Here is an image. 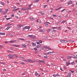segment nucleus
Instances as JSON below:
<instances>
[{
	"label": "nucleus",
	"mask_w": 77,
	"mask_h": 77,
	"mask_svg": "<svg viewBox=\"0 0 77 77\" xmlns=\"http://www.w3.org/2000/svg\"><path fill=\"white\" fill-rule=\"evenodd\" d=\"M40 71H43V69H40Z\"/></svg>",
	"instance_id": "56"
},
{
	"label": "nucleus",
	"mask_w": 77,
	"mask_h": 77,
	"mask_svg": "<svg viewBox=\"0 0 77 77\" xmlns=\"http://www.w3.org/2000/svg\"><path fill=\"white\" fill-rule=\"evenodd\" d=\"M47 46H45L44 47H43V49H44V48H47Z\"/></svg>",
	"instance_id": "42"
},
{
	"label": "nucleus",
	"mask_w": 77,
	"mask_h": 77,
	"mask_svg": "<svg viewBox=\"0 0 77 77\" xmlns=\"http://www.w3.org/2000/svg\"><path fill=\"white\" fill-rule=\"evenodd\" d=\"M65 22H66V21L63 20L61 22V23H64Z\"/></svg>",
	"instance_id": "44"
},
{
	"label": "nucleus",
	"mask_w": 77,
	"mask_h": 77,
	"mask_svg": "<svg viewBox=\"0 0 77 77\" xmlns=\"http://www.w3.org/2000/svg\"><path fill=\"white\" fill-rule=\"evenodd\" d=\"M7 51H8V53H10L11 52V51H10L9 50Z\"/></svg>",
	"instance_id": "63"
},
{
	"label": "nucleus",
	"mask_w": 77,
	"mask_h": 77,
	"mask_svg": "<svg viewBox=\"0 0 77 77\" xmlns=\"http://www.w3.org/2000/svg\"><path fill=\"white\" fill-rule=\"evenodd\" d=\"M74 62H72L70 63V64H71V65H74Z\"/></svg>",
	"instance_id": "37"
},
{
	"label": "nucleus",
	"mask_w": 77,
	"mask_h": 77,
	"mask_svg": "<svg viewBox=\"0 0 77 77\" xmlns=\"http://www.w3.org/2000/svg\"><path fill=\"white\" fill-rule=\"evenodd\" d=\"M72 56H73V57H73V58H76V56H75V55H72Z\"/></svg>",
	"instance_id": "29"
},
{
	"label": "nucleus",
	"mask_w": 77,
	"mask_h": 77,
	"mask_svg": "<svg viewBox=\"0 0 77 77\" xmlns=\"http://www.w3.org/2000/svg\"><path fill=\"white\" fill-rule=\"evenodd\" d=\"M47 49H48L49 50H51V48H48Z\"/></svg>",
	"instance_id": "58"
},
{
	"label": "nucleus",
	"mask_w": 77,
	"mask_h": 77,
	"mask_svg": "<svg viewBox=\"0 0 77 77\" xmlns=\"http://www.w3.org/2000/svg\"><path fill=\"white\" fill-rule=\"evenodd\" d=\"M24 61L26 62H31V63H33V60H30L29 59H28L27 60H25Z\"/></svg>",
	"instance_id": "2"
},
{
	"label": "nucleus",
	"mask_w": 77,
	"mask_h": 77,
	"mask_svg": "<svg viewBox=\"0 0 77 77\" xmlns=\"http://www.w3.org/2000/svg\"><path fill=\"white\" fill-rule=\"evenodd\" d=\"M71 4H72V1H70L68 4V5H71Z\"/></svg>",
	"instance_id": "15"
},
{
	"label": "nucleus",
	"mask_w": 77,
	"mask_h": 77,
	"mask_svg": "<svg viewBox=\"0 0 77 77\" xmlns=\"http://www.w3.org/2000/svg\"><path fill=\"white\" fill-rule=\"evenodd\" d=\"M12 45L13 47H20V45H14V44H12Z\"/></svg>",
	"instance_id": "4"
},
{
	"label": "nucleus",
	"mask_w": 77,
	"mask_h": 77,
	"mask_svg": "<svg viewBox=\"0 0 77 77\" xmlns=\"http://www.w3.org/2000/svg\"><path fill=\"white\" fill-rule=\"evenodd\" d=\"M2 13L3 15H5V14H6V13L4 11H2Z\"/></svg>",
	"instance_id": "31"
},
{
	"label": "nucleus",
	"mask_w": 77,
	"mask_h": 77,
	"mask_svg": "<svg viewBox=\"0 0 77 77\" xmlns=\"http://www.w3.org/2000/svg\"><path fill=\"white\" fill-rule=\"evenodd\" d=\"M21 64H22V65H24L25 63L24 62H21Z\"/></svg>",
	"instance_id": "46"
},
{
	"label": "nucleus",
	"mask_w": 77,
	"mask_h": 77,
	"mask_svg": "<svg viewBox=\"0 0 77 77\" xmlns=\"http://www.w3.org/2000/svg\"><path fill=\"white\" fill-rule=\"evenodd\" d=\"M9 36H11V37H12V36H13V35H12L11 33H9Z\"/></svg>",
	"instance_id": "32"
},
{
	"label": "nucleus",
	"mask_w": 77,
	"mask_h": 77,
	"mask_svg": "<svg viewBox=\"0 0 77 77\" xmlns=\"http://www.w3.org/2000/svg\"><path fill=\"white\" fill-rule=\"evenodd\" d=\"M0 4H1V5H3V6H5V4H4L3 2H1Z\"/></svg>",
	"instance_id": "35"
},
{
	"label": "nucleus",
	"mask_w": 77,
	"mask_h": 77,
	"mask_svg": "<svg viewBox=\"0 0 77 77\" xmlns=\"http://www.w3.org/2000/svg\"><path fill=\"white\" fill-rule=\"evenodd\" d=\"M35 75H38V74L37 73V72H35Z\"/></svg>",
	"instance_id": "36"
},
{
	"label": "nucleus",
	"mask_w": 77,
	"mask_h": 77,
	"mask_svg": "<svg viewBox=\"0 0 77 77\" xmlns=\"http://www.w3.org/2000/svg\"><path fill=\"white\" fill-rule=\"evenodd\" d=\"M11 26H8L6 29H5V30H8L11 27Z\"/></svg>",
	"instance_id": "8"
},
{
	"label": "nucleus",
	"mask_w": 77,
	"mask_h": 77,
	"mask_svg": "<svg viewBox=\"0 0 77 77\" xmlns=\"http://www.w3.org/2000/svg\"><path fill=\"white\" fill-rule=\"evenodd\" d=\"M2 47L3 46H2V45H0V49H2Z\"/></svg>",
	"instance_id": "47"
},
{
	"label": "nucleus",
	"mask_w": 77,
	"mask_h": 77,
	"mask_svg": "<svg viewBox=\"0 0 77 77\" xmlns=\"http://www.w3.org/2000/svg\"><path fill=\"white\" fill-rule=\"evenodd\" d=\"M54 52L53 51L52 52H49L47 53V55L48 54H52L53 53H54Z\"/></svg>",
	"instance_id": "6"
},
{
	"label": "nucleus",
	"mask_w": 77,
	"mask_h": 77,
	"mask_svg": "<svg viewBox=\"0 0 77 77\" xmlns=\"http://www.w3.org/2000/svg\"><path fill=\"white\" fill-rule=\"evenodd\" d=\"M32 5H33V4H31L29 5L28 6V7L29 8H28L26 9L27 10L29 9V10H30V9H31V8H31V6Z\"/></svg>",
	"instance_id": "3"
},
{
	"label": "nucleus",
	"mask_w": 77,
	"mask_h": 77,
	"mask_svg": "<svg viewBox=\"0 0 77 77\" xmlns=\"http://www.w3.org/2000/svg\"><path fill=\"white\" fill-rule=\"evenodd\" d=\"M41 44L38 45L36 47L37 48H38V47H41Z\"/></svg>",
	"instance_id": "19"
},
{
	"label": "nucleus",
	"mask_w": 77,
	"mask_h": 77,
	"mask_svg": "<svg viewBox=\"0 0 77 77\" xmlns=\"http://www.w3.org/2000/svg\"><path fill=\"white\" fill-rule=\"evenodd\" d=\"M3 12V9H0V13H2Z\"/></svg>",
	"instance_id": "33"
},
{
	"label": "nucleus",
	"mask_w": 77,
	"mask_h": 77,
	"mask_svg": "<svg viewBox=\"0 0 77 77\" xmlns=\"http://www.w3.org/2000/svg\"><path fill=\"white\" fill-rule=\"evenodd\" d=\"M61 8H62V7H61L59 8H58L55 9V11H58V10H59V9H61Z\"/></svg>",
	"instance_id": "16"
},
{
	"label": "nucleus",
	"mask_w": 77,
	"mask_h": 77,
	"mask_svg": "<svg viewBox=\"0 0 77 77\" xmlns=\"http://www.w3.org/2000/svg\"><path fill=\"white\" fill-rule=\"evenodd\" d=\"M38 20H39L38 19H37V20H35V21H37V22H38Z\"/></svg>",
	"instance_id": "60"
},
{
	"label": "nucleus",
	"mask_w": 77,
	"mask_h": 77,
	"mask_svg": "<svg viewBox=\"0 0 77 77\" xmlns=\"http://www.w3.org/2000/svg\"><path fill=\"white\" fill-rule=\"evenodd\" d=\"M57 27H58V28H59V27H53L51 28V29H57Z\"/></svg>",
	"instance_id": "28"
},
{
	"label": "nucleus",
	"mask_w": 77,
	"mask_h": 77,
	"mask_svg": "<svg viewBox=\"0 0 77 77\" xmlns=\"http://www.w3.org/2000/svg\"><path fill=\"white\" fill-rule=\"evenodd\" d=\"M48 26H49L48 24H46L45 25V27H48Z\"/></svg>",
	"instance_id": "41"
},
{
	"label": "nucleus",
	"mask_w": 77,
	"mask_h": 77,
	"mask_svg": "<svg viewBox=\"0 0 77 77\" xmlns=\"http://www.w3.org/2000/svg\"><path fill=\"white\" fill-rule=\"evenodd\" d=\"M39 32H40L42 33V32H43V29H40L39 30Z\"/></svg>",
	"instance_id": "20"
},
{
	"label": "nucleus",
	"mask_w": 77,
	"mask_h": 77,
	"mask_svg": "<svg viewBox=\"0 0 77 77\" xmlns=\"http://www.w3.org/2000/svg\"><path fill=\"white\" fill-rule=\"evenodd\" d=\"M37 62H38V63H39L40 62H41V63H44V62H45V61H44L43 60H39L38 61H37Z\"/></svg>",
	"instance_id": "5"
},
{
	"label": "nucleus",
	"mask_w": 77,
	"mask_h": 77,
	"mask_svg": "<svg viewBox=\"0 0 77 77\" xmlns=\"http://www.w3.org/2000/svg\"><path fill=\"white\" fill-rule=\"evenodd\" d=\"M30 28V26H25L23 27L22 29L23 30H26V29H29Z\"/></svg>",
	"instance_id": "1"
},
{
	"label": "nucleus",
	"mask_w": 77,
	"mask_h": 77,
	"mask_svg": "<svg viewBox=\"0 0 77 77\" xmlns=\"http://www.w3.org/2000/svg\"><path fill=\"white\" fill-rule=\"evenodd\" d=\"M53 76L54 77H57V76H59V75L58 74H57L56 75L54 74L53 75Z\"/></svg>",
	"instance_id": "9"
},
{
	"label": "nucleus",
	"mask_w": 77,
	"mask_h": 77,
	"mask_svg": "<svg viewBox=\"0 0 77 77\" xmlns=\"http://www.w3.org/2000/svg\"><path fill=\"white\" fill-rule=\"evenodd\" d=\"M36 38V36H35V35H32V37L31 38Z\"/></svg>",
	"instance_id": "21"
},
{
	"label": "nucleus",
	"mask_w": 77,
	"mask_h": 77,
	"mask_svg": "<svg viewBox=\"0 0 77 77\" xmlns=\"http://www.w3.org/2000/svg\"><path fill=\"white\" fill-rule=\"evenodd\" d=\"M52 32H56V30L55 29H53Z\"/></svg>",
	"instance_id": "54"
},
{
	"label": "nucleus",
	"mask_w": 77,
	"mask_h": 77,
	"mask_svg": "<svg viewBox=\"0 0 77 77\" xmlns=\"http://www.w3.org/2000/svg\"><path fill=\"white\" fill-rule=\"evenodd\" d=\"M5 34H6V33L4 32H0V35H5Z\"/></svg>",
	"instance_id": "10"
},
{
	"label": "nucleus",
	"mask_w": 77,
	"mask_h": 77,
	"mask_svg": "<svg viewBox=\"0 0 77 77\" xmlns=\"http://www.w3.org/2000/svg\"><path fill=\"white\" fill-rule=\"evenodd\" d=\"M29 18L30 20H34V19L32 17H29Z\"/></svg>",
	"instance_id": "25"
},
{
	"label": "nucleus",
	"mask_w": 77,
	"mask_h": 77,
	"mask_svg": "<svg viewBox=\"0 0 77 77\" xmlns=\"http://www.w3.org/2000/svg\"><path fill=\"white\" fill-rule=\"evenodd\" d=\"M60 42H61L62 43H63L64 40L60 41Z\"/></svg>",
	"instance_id": "48"
},
{
	"label": "nucleus",
	"mask_w": 77,
	"mask_h": 77,
	"mask_svg": "<svg viewBox=\"0 0 77 77\" xmlns=\"http://www.w3.org/2000/svg\"><path fill=\"white\" fill-rule=\"evenodd\" d=\"M67 29H69V30H70L71 29V28H70L68 27H67Z\"/></svg>",
	"instance_id": "61"
},
{
	"label": "nucleus",
	"mask_w": 77,
	"mask_h": 77,
	"mask_svg": "<svg viewBox=\"0 0 77 77\" xmlns=\"http://www.w3.org/2000/svg\"><path fill=\"white\" fill-rule=\"evenodd\" d=\"M63 68L64 69H66V67L64 66L63 67Z\"/></svg>",
	"instance_id": "57"
},
{
	"label": "nucleus",
	"mask_w": 77,
	"mask_h": 77,
	"mask_svg": "<svg viewBox=\"0 0 77 77\" xmlns=\"http://www.w3.org/2000/svg\"><path fill=\"white\" fill-rule=\"evenodd\" d=\"M68 41H66V40H64L63 43H68Z\"/></svg>",
	"instance_id": "22"
},
{
	"label": "nucleus",
	"mask_w": 77,
	"mask_h": 77,
	"mask_svg": "<svg viewBox=\"0 0 77 77\" xmlns=\"http://www.w3.org/2000/svg\"><path fill=\"white\" fill-rule=\"evenodd\" d=\"M50 30H51V29H47V32H50Z\"/></svg>",
	"instance_id": "30"
},
{
	"label": "nucleus",
	"mask_w": 77,
	"mask_h": 77,
	"mask_svg": "<svg viewBox=\"0 0 77 77\" xmlns=\"http://www.w3.org/2000/svg\"><path fill=\"white\" fill-rule=\"evenodd\" d=\"M16 40L11 41H10L11 43H14V42H15Z\"/></svg>",
	"instance_id": "14"
},
{
	"label": "nucleus",
	"mask_w": 77,
	"mask_h": 77,
	"mask_svg": "<svg viewBox=\"0 0 77 77\" xmlns=\"http://www.w3.org/2000/svg\"><path fill=\"white\" fill-rule=\"evenodd\" d=\"M17 29H18V30H19V29H20V28L19 27H18L17 28Z\"/></svg>",
	"instance_id": "64"
},
{
	"label": "nucleus",
	"mask_w": 77,
	"mask_h": 77,
	"mask_svg": "<svg viewBox=\"0 0 77 77\" xmlns=\"http://www.w3.org/2000/svg\"><path fill=\"white\" fill-rule=\"evenodd\" d=\"M8 9H6L5 10V13L7 14V12H8Z\"/></svg>",
	"instance_id": "38"
},
{
	"label": "nucleus",
	"mask_w": 77,
	"mask_h": 77,
	"mask_svg": "<svg viewBox=\"0 0 77 77\" xmlns=\"http://www.w3.org/2000/svg\"><path fill=\"white\" fill-rule=\"evenodd\" d=\"M14 55H11L10 57V59H13V57H14Z\"/></svg>",
	"instance_id": "11"
},
{
	"label": "nucleus",
	"mask_w": 77,
	"mask_h": 77,
	"mask_svg": "<svg viewBox=\"0 0 77 77\" xmlns=\"http://www.w3.org/2000/svg\"><path fill=\"white\" fill-rule=\"evenodd\" d=\"M6 19L7 20H10V19H11V18H6Z\"/></svg>",
	"instance_id": "51"
},
{
	"label": "nucleus",
	"mask_w": 77,
	"mask_h": 77,
	"mask_svg": "<svg viewBox=\"0 0 77 77\" xmlns=\"http://www.w3.org/2000/svg\"><path fill=\"white\" fill-rule=\"evenodd\" d=\"M52 16L53 17H57V15L56 14H53L52 15Z\"/></svg>",
	"instance_id": "27"
},
{
	"label": "nucleus",
	"mask_w": 77,
	"mask_h": 77,
	"mask_svg": "<svg viewBox=\"0 0 77 77\" xmlns=\"http://www.w3.org/2000/svg\"><path fill=\"white\" fill-rule=\"evenodd\" d=\"M44 57L45 58V59H48V57L46 56H44Z\"/></svg>",
	"instance_id": "40"
},
{
	"label": "nucleus",
	"mask_w": 77,
	"mask_h": 77,
	"mask_svg": "<svg viewBox=\"0 0 77 77\" xmlns=\"http://www.w3.org/2000/svg\"><path fill=\"white\" fill-rule=\"evenodd\" d=\"M71 57H72V56H67V58L68 59H71Z\"/></svg>",
	"instance_id": "18"
},
{
	"label": "nucleus",
	"mask_w": 77,
	"mask_h": 77,
	"mask_svg": "<svg viewBox=\"0 0 77 77\" xmlns=\"http://www.w3.org/2000/svg\"><path fill=\"white\" fill-rule=\"evenodd\" d=\"M71 72H69L68 73V76L66 77H71Z\"/></svg>",
	"instance_id": "7"
},
{
	"label": "nucleus",
	"mask_w": 77,
	"mask_h": 77,
	"mask_svg": "<svg viewBox=\"0 0 77 77\" xmlns=\"http://www.w3.org/2000/svg\"><path fill=\"white\" fill-rule=\"evenodd\" d=\"M40 13V14H41V15H44L45 14L43 13L42 11H40L39 12Z\"/></svg>",
	"instance_id": "13"
},
{
	"label": "nucleus",
	"mask_w": 77,
	"mask_h": 77,
	"mask_svg": "<svg viewBox=\"0 0 77 77\" xmlns=\"http://www.w3.org/2000/svg\"><path fill=\"white\" fill-rule=\"evenodd\" d=\"M39 2V0H34L33 1L34 3H36V2Z\"/></svg>",
	"instance_id": "12"
},
{
	"label": "nucleus",
	"mask_w": 77,
	"mask_h": 77,
	"mask_svg": "<svg viewBox=\"0 0 77 77\" xmlns=\"http://www.w3.org/2000/svg\"><path fill=\"white\" fill-rule=\"evenodd\" d=\"M19 39L20 40H22L23 41H24V38H20Z\"/></svg>",
	"instance_id": "49"
},
{
	"label": "nucleus",
	"mask_w": 77,
	"mask_h": 77,
	"mask_svg": "<svg viewBox=\"0 0 77 77\" xmlns=\"http://www.w3.org/2000/svg\"><path fill=\"white\" fill-rule=\"evenodd\" d=\"M32 46H35V43L33 42L32 43Z\"/></svg>",
	"instance_id": "43"
},
{
	"label": "nucleus",
	"mask_w": 77,
	"mask_h": 77,
	"mask_svg": "<svg viewBox=\"0 0 77 77\" xmlns=\"http://www.w3.org/2000/svg\"><path fill=\"white\" fill-rule=\"evenodd\" d=\"M13 56H15V57H17V58H18V56L16 54L13 55Z\"/></svg>",
	"instance_id": "26"
},
{
	"label": "nucleus",
	"mask_w": 77,
	"mask_h": 77,
	"mask_svg": "<svg viewBox=\"0 0 77 77\" xmlns=\"http://www.w3.org/2000/svg\"><path fill=\"white\" fill-rule=\"evenodd\" d=\"M32 35H29L28 36V37H29V38H32Z\"/></svg>",
	"instance_id": "24"
},
{
	"label": "nucleus",
	"mask_w": 77,
	"mask_h": 77,
	"mask_svg": "<svg viewBox=\"0 0 77 77\" xmlns=\"http://www.w3.org/2000/svg\"><path fill=\"white\" fill-rule=\"evenodd\" d=\"M66 65L67 66H68V65H69V63H66Z\"/></svg>",
	"instance_id": "39"
},
{
	"label": "nucleus",
	"mask_w": 77,
	"mask_h": 77,
	"mask_svg": "<svg viewBox=\"0 0 77 77\" xmlns=\"http://www.w3.org/2000/svg\"><path fill=\"white\" fill-rule=\"evenodd\" d=\"M66 10V9H63L61 11V12H63V11H65Z\"/></svg>",
	"instance_id": "53"
},
{
	"label": "nucleus",
	"mask_w": 77,
	"mask_h": 77,
	"mask_svg": "<svg viewBox=\"0 0 77 77\" xmlns=\"http://www.w3.org/2000/svg\"><path fill=\"white\" fill-rule=\"evenodd\" d=\"M11 25H12V24H10V23H8L7 25V26H11Z\"/></svg>",
	"instance_id": "34"
},
{
	"label": "nucleus",
	"mask_w": 77,
	"mask_h": 77,
	"mask_svg": "<svg viewBox=\"0 0 77 77\" xmlns=\"http://www.w3.org/2000/svg\"><path fill=\"white\" fill-rule=\"evenodd\" d=\"M37 44H39L40 43L39 42H37Z\"/></svg>",
	"instance_id": "59"
},
{
	"label": "nucleus",
	"mask_w": 77,
	"mask_h": 77,
	"mask_svg": "<svg viewBox=\"0 0 77 77\" xmlns=\"http://www.w3.org/2000/svg\"><path fill=\"white\" fill-rule=\"evenodd\" d=\"M4 43H5V44H8V42H5Z\"/></svg>",
	"instance_id": "55"
},
{
	"label": "nucleus",
	"mask_w": 77,
	"mask_h": 77,
	"mask_svg": "<svg viewBox=\"0 0 77 77\" xmlns=\"http://www.w3.org/2000/svg\"><path fill=\"white\" fill-rule=\"evenodd\" d=\"M69 42H70V43H72V42H74V41L70 40L69 41Z\"/></svg>",
	"instance_id": "23"
},
{
	"label": "nucleus",
	"mask_w": 77,
	"mask_h": 77,
	"mask_svg": "<svg viewBox=\"0 0 77 77\" xmlns=\"http://www.w3.org/2000/svg\"><path fill=\"white\" fill-rule=\"evenodd\" d=\"M22 47H24L25 48H26V45H25L23 44V45H22Z\"/></svg>",
	"instance_id": "17"
},
{
	"label": "nucleus",
	"mask_w": 77,
	"mask_h": 77,
	"mask_svg": "<svg viewBox=\"0 0 77 77\" xmlns=\"http://www.w3.org/2000/svg\"><path fill=\"white\" fill-rule=\"evenodd\" d=\"M60 69L61 71H63V69H62L61 68H60Z\"/></svg>",
	"instance_id": "62"
},
{
	"label": "nucleus",
	"mask_w": 77,
	"mask_h": 77,
	"mask_svg": "<svg viewBox=\"0 0 77 77\" xmlns=\"http://www.w3.org/2000/svg\"><path fill=\"white\" fill-rule=\"evenodd\" d=\"M34 50H35V51H36V50H37V48H34Z\"/></svg>",
	"instance_id": "45"
},
{
	"label": "nucleus",
	"mask_w": 77,
	"mask_h": 77,
	"mask_svg": "<svg viewBox=\"0 0 77 77\" xmlns=\"http://www.w3.org/2000/svg\"><path fill=\"white\" fill-rule=\"evenodd\" d=\"M15 17L16 18H18V17L17 16H15Z\"/></svg>",
	"instance_id": "50"
},
{
	"label": "nucleus",
	"mask_w": 77,
	"mask_h": 77,
	"mask_svg": "<svg viewBox=\"0 0 77 77\" xmlns=\"http://www.w3.org/2000/svg\"><path fill=\"white\" fill-rule=\"evenodd\" d=\"M39 41L40 42V43H42V41H41V40H39Z\"/></svg>",
	"instance_id": "52"
}]
</instances>
